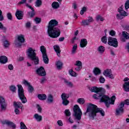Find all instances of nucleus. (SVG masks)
I'll return each mask as SVG.
<instances>
[{
  "mask_svg": "<svg viewBox=\"0 0 129 129\" xmlns=\"http://www.w3.org/2000/svg\"><path fill=\"white\" fill-rule=\"evenodd\" d=\"M61 97L62 100V104L65 106L68 105L69 104V101L68 99L69 98V94L62 93Z\"/></svg>",
  "mask_w": 129,
  "mask_h": 129,
  "instance_id": "obj_11",
  "label": "nucleus"
},
{
  "mask_svg": "<svg viewBox=\"0 0 129 129\" xmlns=\"http://www.w3.org/2000/svg\"><path fill=\"white\" fill-rule=\"evenodd\" d=\"M80 45L81 48H84V47H86L87 45V40L86 39H81Z\"/></svg>",
  "mask_w": 129,
  "mask_h": 129,
  "instance_id": "obj_19",
  "label": "nucleus"
},
{
  "mask_svg": "<svg viewBox=\"0 0 129 129\" xmlns=\"http://www.w3.org/2000/svg\"><path fill=\"white\" fill-rule=\"evenodd\" d=\"M99 81H100V83H104V82L105 81V79H104V78L101 76L99 79Z\"/></svg>",
  "mask_w": 129,
  "mask_h": 129,
  "instance_id": "obj_56",
  "label": "nucleus"
},
{
  "mask_svg": "<svg viewBox=\"0 0 129 129\" xmlns=\"http://www.w3.org/2000/svg\"><path fill=\"white\" fill-rule=\"evenodd\" d=\"M64 81L67 86H69V87H73V84H72L71 82H69L66 79H64Z\"/></svg>",
  "mask_w": 129,
  "mask_h": 129,
  "instance_id": "obj_34",
  "label": "nucleus"
},
{
  "mask_svg": "<svg viewBox=\"0 0 129 129\" xmlns=\"http://www.w3.org/2000/svg\"><path fill=\"white\" fill-rule=\"evenodd\" d=\"M20 128L21 129H28V128L27 127V126H26V125H25V123H24V122H20Z\"/></svg>",
  "mask_w": 129,
  "mask_h": 129,
  "instance_id": "obj_45",
  "label": "nucleus"
},
{
  "mask_svg": "<svg viewBox=\"0 0 129 129\" xmlns=\"http://www.w3.org/2000/svg\"><path fill=\"white\" fill-rule=\"evenodd\" d=\"M7 105L8 104H7L5 98L0 96V106L1 110L6 111L7 110Z\"/></svg>",
  "mask_w": 129,
  "mask_h": 129,
  "instance_id": "obj_10",
  "label": "nucleus"
},
{
  "mask_svg": "<svg viewBox=\"0 0 129 129\" xmlns=\"http://www.w3.org/2000/svg\"><path fill=\"white\" fill-rule=\"evenodd\" d=\"M73 116L75 120H77L78 123H80L82 116V111L78 105H75L73 108Z\"/></svg>",
  "mask_w": 129,
  "mask_h": 129,
  "instance_id": "obj_4",
  "label": "nucleus"
},
{
  "mask_svg": "<svg viewBox=\"0 0 129 129\" xmlns=\"http://www.w3.org/2000/svg\"><path fill=\"white\" fill-rule=\"evenodd\" d=\"M101 41L104 44H106L107 43V38L106 36H103L101 39Z\"/></svg>",
  "mask_w": 129,
  "mask_h": 129,
  "instance_id": "obj_47",
  "label": "nucleus"
},
{
  "mask_svg": "<svg viewBox=\"0 0 129 129\" xmlns=\"http://www.w3.org/2000/svg\"><path fill=\"white\" fill-rule=\"evenodd\" d=\"M37 109L39 112H42V108H41V107L39 105H37Z\"/></svg>",
  "mask_w": 129,
  "mask_h": 129,
  "instance_id": "obj_63",
  "label": "nucleus"
},
{
  "mask_svg": "<svg viewBox=\"0 0 129 129\" xmlns=\"http://www.w3.org/2000/svg\"><path fill=\"white\" fill-rule=\"evenodd\" d=\"M87 21L89 24L90 25V23H92L94 21L93 18H92V17H89V19L88 20H87Z\"/></svg>",
  "mask_w": 129,
  "mask_h": 129,
  "instance_id": "obj_57",
  "label": "nucleus"
},
{
  "mask_svg": "<svg viewBox=\"0 0 129 129\" xmlns=\"http://www.w3.org/2000/svg\"><path fill=\"white\" fill-rule=\"evenodd\" d=\"M122 36L126 40H129V33H127L126 31L122 32Z\"/></svg>",
  "mask_w": 129,
  "mask_h": 129,
  "instance_id": "obj_29",
  "label": "nucleus"
},
{
  "mask_svg": "<svg viewBox=\"0 0 129 129\" xmlns=\"http://www.w3.org/2000/svg\"><path fill=\"white\" fill-rule=\"evenodd\" d=\"M98 112L102 115V116H104V115H105V113L103 109L100 108H97V106L90 103L87 106V110L86 113H85V114L88 113L90 118L94 119V117L96 116V113Z\"/></svg>",
  "mask_w": 129,
  "mask_h": 129,
  "instance_id": "obj_2",
  "label": "nucleus"
},
{
  "mask_svg": "<svg viewBox=\"0 0 129 129\" xmlns=\"http://www.w3.org/2000/svg\"><path fill=\"white\" fill-rule=\"evenodd\" d=\"M56 65L57 69H61L63 66V63H62L60 60H58L56 62Z\"/></svg>",
  "mask_w": 129,
  "mask_h": 129,
  "instance_id": "obj_33",
  "label": "nucleus"
},
{
  "mask_svg": "<svg viewBox=\"0 0 129 129\" xmlns=\"http://www.w3.org/2000/svg\"><path fill=\"white\" fill-rule=\"evenodd\" d=\"M108 44L109 46L116 48L118 46V41H117V39L115 38L109 37L108 38Z\"/></svg>",
  "mask_w": 129,
  "mask_h": 129,
  "instance_id": "obj_7",
  "label": "nucleus"
},
{
  "mask_svg": "<svg viewBox=\"0 0 129 129\" xmlns=\"http://www.w3.org/2000/svg\"><path fill=\"white\" fill-rule=\"evenodd\" d=\"M46 102L49 104L54 103V97L51 94H48L46 99Z\"/></svg>",
  "mask_w": 129,
  "mask_h": 129,
  "instance_id": "obj_18",
  "label": "nucleus"
},
{
  "mask_svg": "<svg viewBox=\"0 0 129 129\" xmlns=\"http://www.w3.org/2000/svg\"><path fill=\"white\" fill-rule=\"evenodd\" d=\"M46 81H47V79H46V78H42L41 80L40 83L41 84H44V83L46 82Z\"/></svg>",
  "mask_w": 129,
  "mask_h": 129,
  "instance_id": "obj_60",
  "label": "nucleus"
},
{
  "mask_svg": "<svg viewBox=\"0 0 129 129\" xmlns=\"http://www.w3.org/2000/svg\"><path fill=\"white\" fill-rule=\"evenodd\" d=\"M77 102L80 104H84L85 103V100L83 98H79L77 100Z\"/></svg>",
  "mask_w": 129,
  "mask_h": 129,
  "instance_id": "obj_39",
  "label": "nucleus"
},
{
  "mask_svg": "<svg viewBox=\"0 0 129 129\" xmlns=\"http://www.w3.org/2000/svg\"><path fill=\"white\" fill-rule=\"evenodd\" d=\"M123 88L124 89V91H126V92H129V82H125L123 85Z\"/></svg>",
  "mask_w": 129,
  "mask_h": 129,
  "instance_id": "obj_23",
  "label": "nucleus"
},
{
  "mask_svg": "<svg viewBox=\"0 0 129 129\" xmlns=\"http://www.w3.org/2000/svg\"><path fill=\"white\" fill-rule=\"evenodd\" d=\"M34 118L37 120V121H42V115H39L38 113H36L33 116Z\"/></svg>",
  "mask_w": 129,
  "mask_h": 129,
  "instance_id": "obj_24",
  "label": "nucleus"
},
{
  "mask_svg": "<svg viewBox=\"0 0 129 129\" xmlns=\"http://www.w3.org/2000/svg\"><path fill=\"white\" fill-rule=\"evenodd\" d=\"M2 124H7L9 126H11L13 128H16V124H15L13 122L9 121L8 120H5L1 121Z\"/></svg>",
  "mask_w": 129,
  "mask_h": 129,
  "instance_id": "obj_14",
  "label": "nucleus"
},
{
  "mask_svg": "<svg viewBox=\"0 0 129 129\" xmlns=\"http://www.w3.org/2000/svg\"><path fill=\"white\" fill-rule=\"evenodd\" d=\"M17 88L15 86H10V90L12 91V92H16Z\"/></svg>",
  "mask_w": 129,
  "mask_h": 129,
  "instance_id": "obj_52",
  "label": "nucleus"
},
{
  "mask_svg": "<svg viewBox=\"0 0 129 129\" xmlns=\"http://www.w3.org/2000/svg\"><path fill=\"white\" fill-rule=\"evenodd\" d=\"M23 84H24L25 86H28V87H29V86L31 85L30 83H29L27 80H24L23 81Z\"/></svg>",
  "mask_w": 129,
  "mask_h": 129,
  "instance_id": "obj_51",
  "label": "nucleus"
},
{
  "mask_svg": "<svg viewBox=\"0 0 129 129\" xmlns=\"http://www.w3.org/2000/svg\"><path fill=\"white\" fill-rule=\"evenodd\" d=\"M15 16L18 20H23V17H24V12L17 10L15 13Z\"/></svg>",
  "mask_w": 129,
  "mask_h": 129,
  "instance_id": "obj_15",
  "label": "nucleus"
},
{
  "mask_svg": "<svg viewBox=\"0 0 129 129\" xmlns=\"http://www.w3.org/2000/svg\"><path fill=\"white\" fill-rule=\"evenodd\" d=\"M93 97L95 99H100V102H104L107 107H109V104H114L115 101V96H112L111 98L102 93L95 94Z\"/></svg>",
  "mask_w": 129,
  "mask_h": 129,
  "instance_id": "obj_3",
  "label": "nucleus"
},
{
  "mask_svg": "<svg viewBox=\"0 0 129 129\" xmlns=\"http://www.w3.org/2000/svg\"><path fill=\"white\" fill-rule=\"evenodd\" d=\"M42 58L43 62L45 63V64H48L49 58H48V55H47V54L42 55Z\"/></svg>",
  "mask_w": 129,
  "mask_h": 129,
  "instance_id": "obj_28",
  "label": "nucleus"
},
{
  "mask_svg": "<svg viewBox=\"0 0 129 129\" xmlns=\"http://www.w3.org/2000/svg\"><path fill=\"white\" fill-rule=\"evenodd\" d=\"M25 6L26 7H27V8H29V9L32 10V12H35V10L34 9V8H33L32 7L30 6L29 4H26Z\"/></svg>",
  "mask_w": 129,
  "mask_h": 129,
  "instance_id": "obj_58",
  "label": "nucleus"
},
{
  "mask_svg": "<svg viewBox=\"0 0 129 129\" xmlns=\"http://www.w3.org/2000/svg\"><path fill=\"white\" fill-rule=\"evenodd\" d=\"M18 96L21 100L22 103H26L27 101V98L25 96V93L24 92V89L21 85H18Z\"/></svg>",
  "mask_w": 129,
  "mask_h": 129,
  "instance_id": "obj_6",
  "label": "nucleus"
},
{
  "mask_svg": "<svg viewBox=\"0 0 129 129\" xmlns=\"http://www.w3.org/2000/svg\"><path fill=\"white\" fill-rule=\"evenodd\" d=\"M64 114H66V116H71V112H70L69 109H66L64 111Z\"/></svg>",
  "mask_w": 129,
  "mask_h": 129,
  "instance_id": "obj_43",
  "label": "nucleus"
},
{
  "mask_svg": "<svg viewBox=\"0 0 129 129\" xmlns=\"http://www.w3.org/2000/svg\"><path fill=\"white\" fill-rule=\"evenodd\" d=\"M117 18L118 20H122V19H123V16L121 14H117Z\"/></svg>",
  "mask_w": 129,
  "mask_h": 129,
  "instance_id": "obj_59",
  "label": "nucleus"
},
{
  "mask_svg": "<svg viewBox=\"0 0 129 129\" xmlns=\"http://www.w3.org/2000/svg\"><path fill=\"white\" fill-rule=\"evenodd\" d=\"M90 91L91 92H95V93H98V92H101V88H98L97 87H93Z\"/></svg>",
  "mask_w": 129,
  "mask_h": 129,
  "instance_id": "obj_22",
  "label": "nucleus"
},
{
  "mask_svg": "<svg viewBox=\"0 0 129 129\" xmlns=\"http://www.w3.org/2000/svg\"><path fill=\"white\" fill-rule=\"evenodd\" d=\"M105 50V48L103 46H100L98 48V51L101 54H102V53L104 52V51Z\"/></svg>",
  "mask_w": 129,
  "mask_h": 129,
  "instance_id": "obj_35",
  "label": "nucleus"
},
{
  "mask_svg": "<svg viewBox=\"0 0 129 129\" xmlns=\"http://www.w3.org/2000/svg\"><path fill=\"white\" fill-rule=\"evenodd\" d=\"M8 62V57L5 55L0 56V63L6 64Z\"/></svg>",
  "mask_w": 129,
  "mask_h": 129,
  "instance_id": "obj_20",
  "label": "nucleus"
},
{
  "mask_svg": "<svg viewBox=\"0 0 129 129\" xmlns=\"http://www.w3.org/2000/svg\"><path fill=\"white\" fill-rule=\"evenodd\" d=\"M7 18L8 19V20H9L10 21H12L13 16L12 15V13H7Z\"/></svg>",
  "mask_w": 129,
  "mask_h": 129,
  "instance_id": "obj_44",
  "label": "nucleus"
},
{
  "mask_svg": "<svg viewBox=\"0 0 129 129\" xmlns=\"http://www.w3.org/2000/svg\"><path fill=\"white\" fill-rule=\"evenodd\" d=\"M123 107H124V104H123V102H121L120 104L118 106V108H116L115 110V115L117 116L121 115V114H122L124 111Z\"/></svg>",
  "mask_w": 129,
  "mask_h": 129,
  "instance_id": "obj_9",
  "label": "nucleus"
},
{
  "mask_svg": "<svg viewBox=\"0 0 129 129\" xmlns=\"http://www.w3.org/2000/svg\"><path fill=\"white\" fill-rule=\"evenodd\" d=\"M109 35L112 36V37H114V36H115V31L114 30H111L109 32Z\"/></svg>",
  "mask_w": 129,
  "mask_h": 129,
  "instance_id": "obj_55",
  "label": "nucleus"
},
{
  "mask_svg": "<svg viewBox=\"0 0 129 129\" xmlns=\"http://www.w3.org/2000/svg\"><path fill=\"white\" fill-rule=\"evenodd\" d=\"M36 73L39 76H46V71L43 67H40L39 68L37 69L36 71Z\"/></svg>",
  "mask_w": 129,
  "mask_h": 129,
  "instance_id": "obj_13",
  "label": "nucleus"
},
{
  "mask_svg": "<svg viewBox=\"0 0 129 129\" xmlns=\"http://www.w3.org/2000/svg\"><path fill=\"white\" fill-rule=\"evenodd\" d=\"M37 97L40 100H46L47 99L46 94H38Z\"/></svg>",
  "mask_w": 129,
  "mask_h": 129,
  "instance_id": "obj_27",
  "label": "nucleus"
},
{
  "mask_svg": "<svg viewBox=\"0 0 129 129\" xmlns=\"http://www.w3.org/2000/svg\"><path fill=\"white\" fill-rule=\"evenodd\" d=\"M103 74L105 76V77H109L110 79H113V78H114V77H113V75H112L111 70L109 69L105 70L103 73Z\"/></svg>",
  "mask_w": 129,
  "mask_h": 129,
  "instance_id": "obj_12",
  "label": "nucleus"
},
{
  "mask_svg": "<svg viewBox=\"0 0 129 129\" xmlns=\"http://www.w3.org/2000/svg\"><path fill=\"white\" fill-rule=\"evenodd\" d=\"M34 21L35 22L36 24H40V23H41V18L36 17L34 19Z\"/></svg>",
  "mask_w": 129,
  "mask_h": 129,
  "instance_id": "obj_49",
  "label": "nucleus"
},
{
  "mask_svg": "<svg viewBox=\"0 0 129 129\" xmlns=\"http://www.w3.org/2000/svg\"><path fill=\"white\" fill-rule=\"evenodd\" d=\"M35 51H36L35 49H33V48L30 47L27 50V55L31 60L34 61L35 65H38L39 61V57L37 56V53L35 52Z\"/></svg>",
  "mask_w": 129,
  "mask_h": 129,
  "instance_id": "obj_5",
  "label": "nucleus"
},
{
  "mask_svg": "<svg viewBox=\"0 0 129 129\" xmlns=\"http://www.w3.org/2000/svg\"><path fill=\"white\" fill-rule=\"evenodd\" d=\"M31 25H32V23H31V22L28 21L25 24V27H26V28H27V29H30V28H31Z\"/></svg>",
  "mask_w": 129,
  "mask_h": 129,
  "instance_id": "obj_46",
  "label": "nucleus"
},
{
  "mask_svg": "<svg viewBox=\"0 0 129 129\" xmlns=\"http://www.w3.org/2000/svg\"><path fill=\"white\" fill-rule=\"evenodd\" d=\"M52 8L54 9H58L60 7V4L57 2H54L51 4Z\"/></svg>",
  "mask_w": 129,
  "mask_h": 129,
  "instance_id": "obj_26",
  "label": "nucleus"
},
{
  "mask_svg": "<svg viewBox=\"0 0 129 129\" xmlns=\"http://www.w3.org/2000/svg\"><path fill=\"white\" fill-rule=\"evenodd\" d=\"M40 51L42 55H45L47 54V50H46V47L44 46H40Z\"/></svg>",
  "mask_w": 129,
  "mask_h": 129,
  "instance_id": "obj_31",
  "label": "nucleus"
},
{
  "mask_svg": "<svg viewBox=\"0 0 129 129\" xmlns=\"http://www.w3.org/2000/svg\"><path fill=\"white\" fill-rule=\"evenodd\" d=\"M69 74L71 76H73L74 77H76V76H77V74L73 71V70H70Z\"/></svg>",
  "mask_w": 129,
  "mask_h": 129,
  "instance_id": "obj_38",
  "label": "nucleus"
},
{
  "mask_svg": "<svg viewBox=\"0 0 129 129\" xmlns=\"http://www.w3.org/2000/svg\"><path fill=\"white\" fill-rule=\"evenodd\" d=\"M93 73L95 75H99L101 73V71L99 68H95L93 71Z\"/></svg>",
  "mask_w": 129,
  "mask_h": 129,
  "instance_id": "obj_32",
  "label": "nucleus"
},
{
  "mask_svg": "<svg viewBox=\"0 0 129 129\" xmlns=\"http://www.w3.org/2000/svg\"><path fill=\"white\" fill-rule=\"evenodd\" d=\"M5 20L4 18V15H3V11L0 10V22H3Z\"/></svg>",
  "mask_w": 129,
  "mask_h": 129,
  "instance_id": "obj_48",
  "label": "nucleus"
},
{
  "mask_svg": "<svg viewBox=\"0 0 129 129\" xmlns=\"http://www.w3.org/2000/svg\"><path fill=\"white\" fill-rule=\"evenodd\" d=\"M17 40L14 41V44L16 47H21L22 43H24L25 42V37L24 35H20L18 36Z\"/></svg>",
  "mask_w": 129,
  "mask_h": 129,
  "instance_id": "obj_8",
  "label": "nucleus"
},
{
  "mask_svg": "<svg viewBox=\"0 0 129 129\" xmlns=\"http://www.w3.org/2000/svg\"><path fill=\"white\" fill-rule=\"evenodd\" d=\"M14 106L15 108H21L23 106V104L21 102H14Z\"/></svg>",
  "mask_w": 129,
  "mask_h": 129,
  "instance_id": "obj_25",
  "label": "nucleus"
},
{
  "mask_svg": "<svg viewBox=\"0 0 129 129\" xmlns=\"http://www.w3.org/2000/svg\"><path fill=\"white\" fill-rule=\"evenodd\" d=\"M57 124L58 125H59V126H62L63 125V122L61 120L57 121Z\"/></svg>",
  "mask_w": 129,
  "mask_h": 129,
  "instance_id": "obj_62",
  "label": "nucleus"
},
{
  "mask_svg": "<svg viewBox=\"0 0 129 129\" xmlns=\"http://www.w3.org/2000/svg\"><path fill=\"white\" fill-rule=\"evenodd\" d=\"M42 6V1L41 0H36L35 2V7L37 8H40Z\"/></svg>",
  "mask_w": 129,
  "mask_h": 129,
  "instance_id": "obj_36",
  "label": "nucleus"
},
{
  "mask_svg": "<svg viewBox=\"0 0 129 129\" xmlns=\"http://www.w3.org/2000/svg\"><path fill=\"white\" fill-rule=\"evenodd\" d=\"M86 10H87L86 7H83L81 11H80L81 15H84V13H85V12H86Z\"/></svg>",
  "mask_w": 129,
  "mask_h": 129,
  "instance_id": "obj_54",
  "label": "nucleus"
},
{
  "mask_svg": "<svg viewBox=\"0 0 129 129\" xmlns=\"http://www.w3.org/2000/svg\"><path fill=\"white\" fill-rule=\"evenodd\" d=\"M56 26H58L57 20L53 19L49 22L47 26V33L50 38L55 39L58 38L61 34V31L58 27H56Z\"/></svg>",
  "mask_w": 129,
  "mask_h": 129,
  "instance_id": "obj_1",
  "label": "nucleus"
},
{
  "mask_svg": "<svg viewBox=\"0 0 129 129\" xmlns=\"http://www.w3.org/2000/svg\"><path fill=\"white\" fill-rule=\"evenodd\" d=\"M75 65L78 66V67L75 68L76 71H80L82 69V62L80 60H77Z\"/></svg>",
  "mask_w": 129,
  "mask_h": 129,
  "instance_id": "obj_17",
  "label": "nucleus"
},
{
  "mask_svg": "<svg viewBox=\"0 0 129 129\" xmlns=\"http://www.w3.org/2000/svg\"><path fill=\"white\" fill-rule=\"evenodd\" d=\"M28 91L30 92V93H32V92L34 91V87H33V86H32L31 85L28 86Z\"/></svg>",
  "mask_w": 129,
  "mask_h": 129,
  "instance_id": "obj_50",
  "label": "nucleus"
},
{
  "mask_svg": "<svg viewBox=\"0 0 129 129\" xmlns=\"http://www.w3.org/2000/svg\"><path fill=\"white\" fill-rule=\"evenodd\" d=\"M118 11L120 15H121V16H123V17H126L127 16H128V13L123 11V6L122 5L118 8Z\"/></svg>",
  "mask_w": 129,
  "mask_h": 129,
  "instance_id": "obj_16",
  "label": "nucleus"
},
{
  "mask_svg": "<svg viewBox=\"0 0 129 129\" xmlns=\"http://www.w3.org/2000/svg\"><path fill=\"white\" fill-rule=\"evenodd\" d=\"M82 26H89V23H88V21H87V20H83L81 22Z\"/></svg>",
  "mask_w": 129,
  "mask_h": 129,
  "instance_id": "obj_37",
  "label": "nucleus"
},
{
  "mask_svg": "<svg viewBox=\"0 0 129 129\" xmlns=\"http://www.w3.org/2000/svg\"><path fill=\"white\" fill-rule=\"evenodd\" d=\"M0 30H2L3 33H7V27H5L2 22H0Z\"/></svg>",
  "mask_w": 129,
  "mask_h": 129,
  "instance_id": "obj_30",
  "label": "nucleus"
},
{
  "mask_svg": "<svg viewBox=\"0 0 129 129\" xmlns=\"http://www.w3.org/2000/svg\"><path fill=\"white\" fill-rule=\"evenodd\" d=\"M123 103L124 105V104H126V105H129V99H126L124 101V102H122Z\"/></svg>",
  "mask_w": 129,
  "mask_h": 129,
  "instance_id": "obj_61",
  "label": "nucleus"
},
{
  "mask_svg": "<svg viewBox=\"0 0 129 129\" xmlns=\"http://www.w3.org/2000/svg\"><path fill=\"white\" fill-rule=\"evenodd\" d=\"M54 51L56 52L58 57H60L61 55L60 54V53L61 52V50H60V47L58 45H54L53 46Z\"/></svg>",
  "mask_w": 129,
  "mask_h": 129,
  "instance_id": "obj_21",
  "label": "nucleus"
},
{
  "mask_svg": "<svg viewBox=\"0 0 129 129\" xmlns=\"http://www.w3.org/2000/svg\"><path fill=\"white\" fill-rule=\"evenodd\" d=\"M96 21H101V22H103V21H104V18H103L102 17H101V16L100 15H98L96 17Z\"/></svg>",
  "mask_w": 129,
  "mask_h": 129,
  "instance_id": "obj_42",
  "label": "nucleus"
},
{
  "mask_svg": "<svg viewBox=\"0 0 129 129\" xmlns=\"http://www.w3.org/2000/svg\"><path fill=\"white\" fill-rule=\"evenodd\" d=\"M4 43V46L5 47V48H8L9 46H10V42H9V41L5 40L3 41Z\"/></svg>",
  "mask_w": 129,
  "mask_h": 129,
  "instance_id": "obj_40",
  "label": "nucleus"
},
{
  "mask_svg": "<svg viewBox=\"0 0 129 129\" xmlns=\"http://www.w3.org/2000/svg\"><path fill=\"white\" fill-rule=\"evenodd\" d=\"M129 9V0L126 1L125 3V10Z\"/></svg>",
  "mask_w": 129,
  "mask_h": 129,
  "instance_id": "obj_53",
  "label": "nucleus"
},
{
  "mask_svg": "<svg viewBox=\"0 0 129 129\" xmlns=\"http://www.w3.org/2000/svg\"><path fill=\"white\" fill-rule=\"evenodd\" d=\"M77 49V44H75L73 47L72 54H75V53H76Z\"/></svg>",
  "mask_w": 129,
  "mask_h": 129,
  "instance_id": "obj_41",
  "label": "nucleus"
},
{
  "mask_svg": "<svg viewBox=\"0 0 129 129\" xmlns=\"http://www.w3.org/2000/svg\"><path fill=\"white\" fill-rule=\"evenodd\" d=\"M29 15L30 16V18H33L35 16V13L34 12H29Z\"/></svg>",
  "mask_w": 129,
  "mask_h": 129,
  "instance_id": "obj_64",
  "label": "nucleus"
}]
</instances>
